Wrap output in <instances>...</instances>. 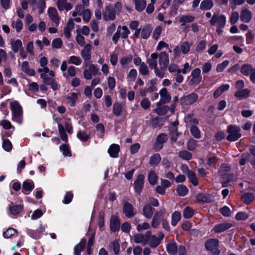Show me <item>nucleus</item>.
<instances>
[{
  "mask_svg": "<svg viewBox=\"0 0 255 255\" xmlns=\"http://www.w3.org/2000/svg\"><path fill=\"white\" fill-rule=\"evenodd\" d=\"M132 239L136 244H141L143 246H145L148 243V241L144 235L140 233H137L133 235Z\"/></svg>",
  "mask_w": 255,
  "mask_h": 255,
  "instance_id": "obj_25",
  "label": "nucleus"
},
{
  "mask_svg": "<svg viewBox=\"0 0 255 255\" xmlns=\"http://www.w3.org/2000/svg\"><path fill=\"white\" fill-rule=\"evenodd\" d=\"M201 70L196 68L192 71L190 77L188 78V85L190 86H196L201 82Z\"/></svg>",
  "mask_w": 255,
  "mask_h": 255,
  "instance_id": "obj_5",
  "label": "nucleus"
},
{
  "mask_svg": "<svg viewBox=\"0 0 255 255\" xmlns=\"http://www.w3.org/2000/svg\"><path fill=\"white\" fill-rule=\"evenodd\" d=\"M150 228V225L149 223L146 222H144L140 224V225H137V228H136V230L138 232H142L144 230H147Z\"/></svg>",
  "mask_w": 255,
  "mask_h": 255,
  "instance_id": "obj_62",
  "label": "nucleus"
},
{
  "mask_svg": "<svg viewBox=\"0 0 255 255\" xmlns=\"http://www.w3.org/2000/svg\"><path fill=\"white\" fill-rule=\"evenodd\" d=\"M160 95V101L157 103V106H159L162 104L169 102L171 99V96L168 94L166 88H162L159 92Z\"/></svg>",
  "mask_w": 255,
  "mask_h": 255,
  "instance_id": "obj_16",
  "label": "nucleus"
},
{
  "mask_svg": "<svg viewBox=\"0 0 255 255\" xmlns=\"http://www.w3.org/2000/svg\"><path fill=\"white\" fill-rule=\"evenodd\" d=\"M221 181L223 186H225V184L229 183L232 179L233 175L229 173H221Z\"/></svg>",
  "mask_w": 255,
  "mask_h": 255,
  "instance_id": "obj_40",
  "label": "nucleus"
},
{
  "mask_svg": "<svg viewBox=\"0 0 255 255\" xmlns=\"http://www.w3.org/2000/svg\"><path fill=\"white\" fill-rule=\"evenodd\" d=\"M92 45L86 44L80 52V55L84 61V64L87 66L91 59Z\"/></svg>",
  "mask_w": 255,
  "mask_h": 255,
  "instance_id": "obj_9",
  "label": "nucleus"
},
{
  "mask_svg": "<svg viewBox=\"0 0 255 255\" xmlns=\"http://www.w3.org/2000/svg\"><path fill=\"white\" fill-rule=\"evenodd\" d=\"M230 85L229 84H224L219 87L214 92V97L215 98L219 97L224 92L229 90Z\"/></svg>",
  "mask_w": 255,
  "mask_h": 255,
  "instance_id": "obj_39",
  "label": "nucleus"
},
{
  "mask_svg": "<svg viewBox=\"0 0 255 255\" xmlns=\"http://www.w3.org/2000/svg\"><path fill=\"white\" fill-rule=\"evenodd\" d=\"M123 111V106L122 104L119 102H116L114 104L113 107V112L116 116H119Z\"/></svg>",
  "mask_w": 255,
  "mask_h": 255,
  "instance_id": "obj_42",
  "label": "nucleus"
},
{
  "mask_svg": "<svg viewBox=\"0 0 255 255\" xmlns=\"http://www.w3.org/2000/svg\"><path fill=\"white\" fill-rule=\"evenodd\" d=\"M198 99L196 93H192L181 97L180 99V104L183 106H189L195 103Z\"/></svg>",
  "mask_w": 255,
  "mask_h": 255,
  "instance_id": "obj_12",
  "label": "nucleus"
},
{
  "mask_svg": "<svg viewBox=\"0 0 255 255\" xmlns=\"http://www.w3.org/2000/svg\"><path fill=\"white\" fill-rule=\"evenodd\" d=\"M12 111V120L21 124L22 122L23 111L22 107L17 101H13L10 104Z\"/></svg>",
  "mask_w": 255,
  "mask_h": 255,
  "instance_id": "obj_1",
  "label": "nucleus"
},
{
  "mask_svg": "<svg viewBox=\"0 0 255 255\" xmlns=\"http://www.w3.org/2000/svg\"><path fill=\"white\" fill-rule=\"evenodd\" d=\"M183 168L187 169V175L190 181L193 185L197 186L198 184V182L195 173L192 170H189L187 166H183Z\"/></svg>",
  "mask_w": 255,
  "mask_h": 255,
  "instance_id": "obj_29",
  "label": "nucleus"
},
{
  "mask_svg": "<svg viewBox=\"0 0 255 255\" xmlns=\"http://www.w3.org/2000/svg\"><path fill=\"white\" fill-rule=\"evenodd\" d=\"M77 136L80 140L83 142L87 141L90 138L89 135H88L86 132L81 130H79L78 132Z\"/></svg>",
  "mask_w": 255,
  "mask_h": 255,
  "instance_id": "obj_55",
  "label": "nucleus"
},
{
  "mask_svg": "<svg viewBox=\"0 0 255 255\" xmlns=\"http://www.w3.org/2000/svg\"><path fill=\"white\" fill-rule=\"evenodd\" d=\"M60 150L61 151L63 152V154L65 156H70L71 155L69 145L67 144H63L61 145H60Z\"/></svg>",
  "mask_w": 255,
  "mask_h": 255,
  "instance_id": "obj_56",
  "label": "nucleus"
},
{
  "mask_svg": "<svg viewBox=\"0 0 255 255\" xmlns=\"http://www.w3.org/2000/svg\"><path fill=\"white\" fill-rule=\"evenodd\" d=\"M23 209L21 205L9 206V211L11 214L15 215L19 213Z\"/></svg>",
  "mask_w": 255,
  "mask_h": 255,
  "instance_id": "obj_49",
  "label": "nucleus"
},
{
  "mask_svg": "<svg viewBox=\"0 0 255 255\" xmlns=\"http://www.w3.org/2000/svg\"><path fill=\"white\" fill-rule=\"evenodd\" d=\"M10 43L11 49L14 53H17L19 50L21 49V48L23 47L22 43L21 41L19 39H11Z\"/></svg>",
  "mask_w": 255,
  "mask_h": 255,
  "instance_id": "obj_27",
  "label": "nucleus"
},
{
  "mask_svg": "<svg viewBox=\"0 0 255 255\" xmlns=\"http://www.w3.org/2000/svg\"><path fill=\"white\" fill-rule=\"evenodd\" d=\"M3 235L5 238H9L14 235H17V231L14 229L9 228L3 233Z\"/></svg>",
  "mask_w": 255,
  "mask_h": 255,
  "instance_id": "obj_54",
  "label": "nucleus"
},
{
  "mask_svg": "<svg viewBox=\"0 0 255 255\" xmlns=\"http://www.w3.org/2000/svg\"><path fill=\"white\" fill-rule=\"evenodd\" d=\"M232 227V224L230 223H223L216 225L213 229V230L216 233H221L224 232Z\"/></svg>",
  "mask_w": 255,
  "mask_h": 255,
  "instance_id": "obj_22",
  "label": "nucleus"
},
{
  "mask_svg": "<svg viewBox=\"0 0 255 255\" xmlns=\"http://www.w3.org/2000/svg\"><path fill=\"white\" fill-rule=\"evenodd\" d=\"M103 18L106 21L113 20L115 19V11L111 5L106 6L103 11Z\"/></svg>",
  "mask_w": 255,
  "mask_h": 255,
  "instance_id": "obj_14",
  "label": "nucleus"
},
{
  "mask_svg": "<svg viewBox=\"0 0 255 255\" xmlns=\"http://www.w3.org/2000/svg\"><path fill=\"white\" fill-rule=\"evenodd\" d=\"M158 63L159 65L160 78L162 79L164 77L165 72L169 63V58L168 55L165 51L161 52L158 55Z\"/></svg>",
  "mask_w": 255,
  "mask_h": 255,
  "instance_id": "obj_2",
  "label": "nucleus"
},
{
  "mask_svg": "<svg viewBox=\"0 0 255 255\" xmlns=\"http://www.w3.org/2000/svg\"><path fill=\"white\" fill-rule=\"evenodd\" d=\"M139 72L140 74L143 76L147 75L149 74V71L148 68L145 63L142 62L141 65L139 66Z\"/></svg>",
  "mask_w": 255,
  "mask_h": 255,
  "instance_id": "obj_59",
  "label": "nucleus"
},
{
  "mask_svg": "<svg viewBox=\"0 0 255 255\" xmlns=\"http://www.w3.org/2000/svg\"><path fill=\"white\" fill-rule=\"evenodd\" d=\"M178 156L184 160H188L192 158V154L186 150H182L179 152Z\"/></svg>",
  "mask_w": 255,
  "mask_h": 255,
  "instance_id": "obj_50",
  "label": "nucleus"
},
{
  "mask_svg": "<svg viewBox=\"0 0 255 255\" xmlns=\"http://www.w3.org/2000/svg\"><path fill=\"white\" fill-rule=\"evenodd\" d=\"M169 108L167 106L157 108L155 109V112L159 116L165 115L168 112Z\"/></svg>",
  "mask_w": 255,
  "mask_h": 255,
  "instance_id": "obj_63",
  "label": "nucleus"
},
{
  "mask_svg": "<svg viewBox=\"0 0 255 255\" xmlns=\"http://www.w3.org/2000/svg\"><path fill=\"white\" fill-rule=\"evenodd\" d=\"M219 241L216 239L207 240L205 243V247L207 250L211 251L214 254L218 255L220 251L218 249Z\"/></svg>",
  "mask_w": 255,
  "mask_h": 255,
  "instance_id": "obj_8",
  "label": "nucleus"
},
{
  "mask_svg": "<svg viewBox=\"0 0 255 255\" xmlns=\"http://www.w3.org/2000/svg\"><path fill=\"white\" fill-rule=\"evenodd\" d=\"M148 179L151 185H154L156 184L158 180V176L154 170L149 172L148 175Z\"/></svg>",
  "mask_w": 255,
  "mask_h": 255,
  "instance_id": "obj_41",
  "label": "nucleus"
},
{
  "mask_svg": "<svg viewBox=\"0 0 255 255\" xmlns=\"http://www.w3.org/2000/svg\"><path fill=\"white\" fill-rule=\"evenodd\" d=\"M62 45V40L60 38H55L52 42V46L53 48L59 49L61 48Z\"/></svg>",
  "mask_w": 255,
  "mask_h": 255,
  "instance_id": "obj_61",
  "label": "nucleus"
},
{
  "mask_svg": "<svg viewBox=\"0 0 255 255\" xmlns=\"http://www.w3.org/2000/svg\"><path fill=\"white\" fill-rule=\"evenodd\" d=\"M11 26L16 29L17 32H19L23 26L22 22L21 20L18 19L16 21H13L12 22Z\"/></svg>",
  "mask_w": 255,
  "mask_h": 255,
  "instance_id": "obj_60",
  "label": "nucleus"
},
{
  "mask_svg": "<svg viewBox=\"0 0 255 255\" xmlns=\"http://www.w3.org/2000/svg\"><path fill=\"white\" fill-rule=\"evenodd\" d=\"M168 140V136L165 133H161L156 137V142L154 148L156 150H160L163 148V144Z\"/></svg>",
  "mask_w": 255,
  "mask_h": 255,
  "instance_id": "obj_15",
  "label": "nucleus"
},
{
  "mask_svg": "<svg viewBox=\"0 0 255 255\" xmlns=\"http://www.w3.org/2000/svg\"><path fill=\"white\" fill-rule=\"evenodd\" d=\"M111 247L113 249L114 253L118 255L120 251V244L117 240H114L111 244Z\"/></svg>",
  "mask_w": 255,
  "mask_h": 255,
  "instance_id": "obj_64",
  "label": "nucleus"
},
{
  "mask_svg": "<svg viewBox=\"0 0 255 255\" xmlns=\"http://www.w3.org/2000/svg\"><path fill=\"white\" fill-rule=\"evenodd\" d=\"M210 23L211 25L224 28L226 23V17L223 14L214 13L210 20Z\"/></svg>",
  "mask_w": 255,
  "mask_h": 255,
  "instance_id": "obj_6",
  "label": "nucleus"
},
{
  "mask_svg": "<svg viewBox=\"0 0 255 255\" xmlns=\"http://www.w3.org/2000/svg\"><path fill=\"white\" fill-rule=\"evenodd\" d=\"M252 158V155L249 153H244L240 156L239 164L240 165H244L247 162H249Z\"/></svg>",
  "mask_w": 255,
  "mask_h": 255,
  "instance_id": "obj_45",
  "label": "nucleus"
},
{
  "mask_svg": "<svg viewBox=\"0 0 255 255\" xmlns=\"http://www.w3.org/2000/svg\"><path fill=\"white\" fill-rule=\"evenodd\" d=\"M86 240L83 239L81 242L74 247V255H80L81 252L85 249Z\"/></svg>",
  "mask_w": 255,
  "mask_h": 255,
  "instance_id": "obj_38",
  "label": "nucleus"
},
{
  "mask_svg": "<svg viewBox=\"0 0 255 255\" xmlns=\"http://www.w3.org/2000/svg\"><path fill=\"white\" fill-rule=\"evenodd\" d=\"M120 222L119 217L113 215L110 219V229L113 232L118 231L120 229Z\"/></svg>",
  "mask_w": 255,
  "mask_h": 255,
  "instance_id": "obj_19",
  "label": "nucleus"
},
{
  "mask_svg": "<svg viewBox=\"0 0 255 255\" xmlns=\"http://www.w3.org/2000/svg\"><path fill=\"white\" fill-rule=\"evenodd\" d=\"M161 157L159 153L152 155L149 159V163L152 166L157 165L161 161Z\"/></svg>",
  "mask_w": 255,
  "mask_h": 255,
  "instance_id": "obj_32",
  "label": "nucleus"
},
{
  "mask_svg": "<svg viewBox=\"0 0 255 255\" xmlns=\"http://www.w3.org/2000/svg\"><path fill=\"white\" fill-rule=\"evenodd\" d=\"M191 44L188 41H184L181 43L180 49L184 54L188 53L190 50Z\"/></svg>",
  "mask_w": 255,
  "mask_h": 255,
  "instance_id": "obj_47",
  "label": "nucleus"
},
{
  "mask_svg": "<svg viewBox=\"0 0 255 255\" xmlns=\"http://www.w3.org/2000/svg\"><path fill=\"white\" fill-rule=\"evenodd\" d=\"M22 70L28 75L32 76L35 75V71L33 69H30L29 66V63L27 61H24L21 64Z\"/></svg>",
  "mask_w": 255,
  "mask_h": 255,
  "instance_id": "obj_36",
  "label": "nucleus"
},
{
  "mask_svg": "<svg viewBox=\"0 0 255 255\" xmlns=\"http://www.w3.org/2000/svg\"><path fill=\"white\" fill-rule=\"evenodd\" d=\"M123 212L128 218H131L135 215L132 205L128 202V198H125L123 200Z\"/></svg>",
  "mask_w": 255,
  "mask_h": 255,
  "instance_id": "obj_11",
  "label": "nucleus"
},
{
  "mask_svg": "<svg viewBox=\"0 0 255 255\" xmlns=\"http://www.w3.org/2000/svg\"><path fill=\"white\" fill-rule=\"evenodd\" d=\"M227 131L228 133L227 139L230 141H236L242 136L240 128L236 125H231L229 126Z\"/></svg>",
  "mask_w": 255,
  "mask_h": 255,
  "instance_id": "obj_4",
  "label": "nucleus"
},
{
  "mask_svg": "<svg viewBox=\"0 0 255 255\" xmlns=\"http://www.w3.org/2000/svg\"><path fill=\"white\" fill-rule=\"evenodd\" d=\"M168 214L167 213L166 210L164 208H160L158 211L154 213L152 218L151 226L153 228H157L160 224V221L167 218Z\"/></svg>",
  "mask_w": 255,
  "mask_h": 255,
  "instance_id": "obj_3",
  "label": "nucleus"
},
{
  "mask_svg": "<svg viewBox=\"0 0 255 255\" xmlns=\"http://www.w3.org/2000/svg\"><path fill=\"white\" fill-rule=\"evenodd\" d=\"M120 150V146L118 144H112L109 148L108 152L111 157L117 158Z\"/></svg>",
  "mask_w": 255,
  "mask_h": 255,
  "instance_id": "obj_23",
  "label": "nucleus"
},
{
  "mask_svg": "<svg viewBox=\"0 0 255 255\" xmlns=\"http://www.w3.org/2000/svg\"><path fill=\"white\" fill-rule=\"evenodd\" d=\"M82 60L81 58L76 56H70L68 60V63L69 64H73L77 66L80 65L82 63Z\"/></svg>",
  "mask_w": 255,
  "mask_h": 255,
  "instance_id": "obj_53",
  "label": "nucleus"
},
{
  "mask_svg": "<svg viewBox=\"0 0 255 255\" xmlns=\"http://www.w3.org/2000/svg\"><path fill=\"white\" fill-rule=\"evenodd\" d=\"M154 209L149 205H146L143 208V215L147 219H150L153 214Z\"/></svg>",
  "mask_w": 255,
  "mask_h": 255,
  "instance_id": "obj_33",
  "label": "nucleus"
},
{
  "mask_svg": "<svg viewBox=\"0 0 255 255\" xmlns=\"http://www.w3.org/2000/svg\"><path fill=\"white\" fill-rule=\"evenodd\" d=\"M48 14L50 19L56 24H59V17L56 9L53 7H50L48 9Z\"/></svg>",
  "mask_w": 255,
  "mask_h": 255,
  "instance_id": "obj_17",
  "label": "nucleus"
},
{
  "mask_svg": "<svg viewBox=\"0 0 255 255\" xmlns=\"http://www.w3.org/2000/svg\"><path fill=\"white\" fill-rule=\"evenodd\" d=\"M251 91L248 89L238 90L235 94V97L239 99L247 98L249 97Z\"/></svg>",
  "mask_w": 255,
  "mask_h": 255,
  "instance_id": "obj_35",
  "label": "nucleus"
},
{
  "mask_svg": "<svg viewBox=\"0 0 255 255\" xmlns=\"http://www.w3.org/2000/svg\"><path fill=\"white\" fill-rule=\"evenodd\" d=\"M243 201L246 204H249L254 199V196L252 193H245L242 197Z\"/></svg>",
  "mask_w": 255,
  "mask_h": 255,
  "instance_id": "obj_57",
  "label": "nucleus"
},
{
  "mask_svg": "<svg viewBox=\"0 0 255 255\" xmlns=\"http://www.w3.org/2000/svg\"><path fill=\"white\" fill-rule=\"evenodd\" d=\"M253 71V67L250 64H244L241 68V72L245 76L249 75Z\"/></svg>",
  "mask_w": 255,
  "mask_h": 255,
  "instance_id": "obj_44",
  "label": "nucleus"
},
{
  "mask_svg": "<svg viewBox=\"0 0 255 255\" xmlns=\"http://www.w3.org/2000/svg\"><path fill=\"white\" fill-rule=\"evenodd\" d=\"M241 20L245 23L249 22L252 18V13L247 8H243L241 11Z\"/></svg>",
  "mask_w": 255,
  "mask_h": 255,
  "instance_id": "obj_20",
  "label": "nucleus"
},
{
  "mask_svg": "<svg viewBox=\"0 0 255 255\" xmlns=\"http://www.w3.org/2000/svg\"><path fill=\"white\" fill-rule=\"evenodd\" d=\"M214 6L212 0H204L201 1L200 5V8L202 10H207L211 9Z\"/></svg>",
  "mask_w": 255,
  "mask_h": 255,
  "instance_id": "obj_28",
  "label": "nucleus"
},
{
  "mask_svg": "<svg viewBox=\"0 0 255 255\" xmlns=\"http://www.w3.org/2000/svg\"><path fill=\"white\" fill-rule=\"evenodd\" d=\"M74 23L72 18L68 20L67 24L64 28V34L67 38H69L71 37V31L74 28Z\"/></svg>",
  "mask_w": 255,
  "mask_h": 255,
  "instance_id": "obj_24",
  "label": "nucleus"
},
{
  "mask_svg": "<svg viewBox=\"0 0 255 255\" xmlns=\"http://www.w3.org/2000/svg\"><path fill=\"white\" fill-rule=\"evenodd\" d=\"M40 77L42 79L43 83L47 85H50L55 81L54 78L48 77L47 75L45 73H41Z\"/></svg>",
  "mask_w": 255,
  "mask_h": 255,
  "instance_id": "obj_58",
  "label": "nucleus"
},
{
  "mask_svg": "<svg viewBox=\"0 0 255 255\" xmlns=\"http://www.w3.org/2000/svg\"><path fill=\"white\" fill-rule=\"evenodd\" d=\"M144 176L142 174H139L134 182V189L136 193L140 194L143 189L144 185Z\"/></svg>",
  "mask_w": 255,
  "mask_h": 255,
  "instance_id": "obj_13",
  "label": "nucleus"
},
{
  "mask_svg": "<svg viewBox=\"0 0 255 255\" xmlns=\"http://www.w3.org/2000/svg\"><path fill=\"white\" fill-rule=\"evenodd\" d=\"M164 235L161 232H158L157 234V236L155 235H152L150 237V238L147 240L148 245L151 248H156L161 243V241L163 239Z\"/></svg>",
  "mask_w": 255,
  "mask_h": 255,
  "instance_id": "obj_10",
  "label": "nucleus"
},
{
  "mask_svg": "<svg viewBox=\"0 0 255 255\" xmlns=\"http://www.w3.org/2000/svg\"><path fill=\"white\" fill-rule=\"evenodd\" d=\"M184 120L186 127L189 128L196 126L199 124V121L192 114H189L186 115Z\"/></svg>",
  "mask_w": 255,
  "mask_h": 255,
  "instance_id": "obj_18",
  "label": "nucleus"
},
{
  "mask_svg": "<svg viewBox=\"0 0 255 255\" xmlns=\"http://www.w3.org/2000/svg\"><path fill=\"white\" fill-rule=\"evenodd\" d=\"M34 183L32 181L26 180L22 184L23 192L25 194H27L28 193L25 192L24 191L29 192L34 188Z\"/></svg>",
  "mask_w": 255,
  "mask_h": 255,
  "instance_id": "obj_37",
  "label": "nucleus"
},
{
  "mask_svg": "<svg viewBox=\"0 0 255 255\" xmlns=\"http://www.w3.org/2000/svg\"><path fill=\"white\" fill-rule=\"evenodd\" d=\"M78 99V96L76 93H70L66 97L67 102L72 107H74L76 105V102Z\"/></svg>",
  "mask_w": 255,
  "mask_h": 255,
  "instance_id": "obj_31",
  "label": "nucleus"
},
{
  "mask_svg": "<svg viewBox=\"0 0 255 255\" xmlns=\"http://www.w3.org/2000/svg\"><path fill=\"white\" fill-rule=\"evenodd\" d=\"M178 194L180 196H184L188 193V189L184 185H179L176 189Z\"/></svg>",
  "mask_w": 255,
  "mask_h": 255,
  "instance_id": "obj_46",
  "label": "nucleus"
},
{
  "mask_svg": "<svg viewBox=\"0 0 255 255\" xmlns=\"http://www.w3.org/2000/svg\"><path fill=\"white\" fill-rule=\"evenodd\" d=\"M151 28L149 26H144L141 32V36L143 39H147L150 35Z\"/></svg>",
  "mask_w": 255,
  "mask_h": 255,
  "instance_id": "obj_48",
  "label": "nucleus"
},
{
  "mask_svg": "<svg viewBox=\"0 0 255 255\" xmlns=\"http://www.w3.org/2000/svg\"><path fill=\"white\" fill-rule=\"evenodd\" d=\"M189 128L190 132L194 138L199 139L201 137L200 131L197 126Z\"/></svg>",
  "mask_w": 255,
  "mask_h": 255,
  "instance_id": "obj_52",
  "label": "nucleus"
},
{
  "mask_svg": "<svg viewBox=\"0 0 255 255\" xmlns=\"http://www.w3.org/2000/svg\"><path fill=\"white\" fill-rule=\"evenodd\" d=\"M195 17L190 14L188 15H183L179 18V22L181 23V26H185L186 23H190L194 21Z\"/></svg>",
  "mask_w": 255,
  "mask_h": 255,
  "instance_id": "obj_26",
  "label": "nucleus"
},
{
  "mask_svg": "<svg viewBox=\"0 0 255 255\" xmlns=\"http://www.w3.org/2000/svg\"><path fill=\"white\" fill-rule=\"evenodd\" d=\"M158 58V54L157 53H153L151 54L150 57L147 60V63L149 68L154 69L155 76L160 78V70L157 67V60Z\"/></svg>",
  "mask_w": 255,
  "mask_h": 255,
  "instance_id": "obj_7",
  "label": "nucleus"
},
{
  "mask_svg": "<svg viewBox=\"0 0 255 255\" xmlns=\"http://www.w3.org/2000/svg\"><path fill=\"white\" fill-rule=\"evenodd\" d=\"M166 250L170 255H176L178 249L175 242H171L167 244Z\"/></svg>",
  "mask_w": 255,
  "mask_h": 255,
  "instance_id": "obj_30",
  "label": "nucleus"
},
{
  "mask_svg": "<svg viewBox=\"0 0 255 255\" xmlns=\"http://www.w3.org/2000/svg\"><path fill=\"white\" fill-rule=\"evenodd\" d=\"M181 218V215L180 212L178 211H175L172 214L171 217V225L173 226H175L177 223L180 220Z\"/></svg>",
  "mask_w": 255,
  "mask_h": 255,
  "instance_id": "obj_43",
  "label": "nucleus"
},
{
  "mask_svg": "<svg viewBox=\"0 0 255 255\" xmlns=\"http://www.w3.org/2000/svg\"><path fill=\"white\" fill-rule=\"evenodd\" d=\"M122 26L119 25L117 31L114 34L113 37H112V40L113 42L116 44L120 37H121V33H122Z\"/></svg>",
  "mask_w": 255,
  "mask_h": 255,
  "instance_id": "obj_51",
  "label": "nucleus"
},
{
  "mask_svg": "<svg viewBox=\"0 0 255 255\" xmlns=\"http://www.w3.org/2000/svg\"><path fill=\"white\" fill-rule=\"evenodd\" d=\"M135 8L138 12L142 11L146 7V0H133Z\"/></svg>",
  "mask_w": 255,
  "mask_h": 255,
  "instance_id": "obj_34",
  "label": "nucleus"
},
{
  "mask_svg": "<svg viewBox=\"0 0 255 255\" xmlns=\"http://www.w3.org/2000/svg\"><path fill=\"white\" fill-rule=\"evenodd\" d=\"M57 6L60 11L64 10L69 11L73 7L72 5L70 3L67 2V0H57Z\"/></svg>",
  "mask_w": 255,
  "mask_h": 255,
  "instance_id": "obj_21",
  "label": "nucleus"
}]
</instances>
